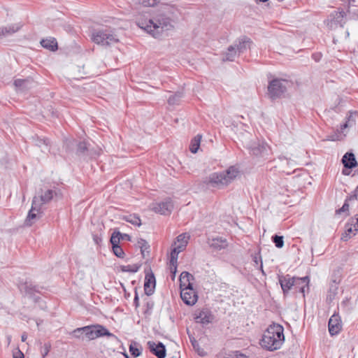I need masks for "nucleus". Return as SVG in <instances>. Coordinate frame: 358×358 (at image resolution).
I'll return each instance as SVG.
<instances>
[{
	"label": "nucleus",
	"mask_w": 358,
	"mask_h": 358,
	"mask_svg": "<svg viewBox=\"0 0 358 358\" xmlns=\"http://www.w3.org/2000/svg\"><path fill=\"white\" fill-rule=\"evenodd\" d=\"M41 203L38 196H34L32 201L31 208L29 210L25 220V224L27 226H31L35 220L39 217L41 213Z\"/></svg>",
	"instance_id": "6e6552de"
},
{
	"label": "nucleus",
	"mask_w": 358,
	"mask_h": 358,
	"mask_svg": "<svg viewBox=\"0 0 358 358\" xmlns=\"http://www.w3.org/2000/svg\"><path fill=\"white\" fill-rule=\"evenodd\" d=\"M209 245L216 250H221L228 246V243L226 238L217 237L209 241Z\"/></svg>",
	"instance_id": "6ab92c4d"
},
{
	"label": "nucleus",
	"mask_w": 358,
	"mask_h": 358,
	"mask_svg": "<svg viewBox=\"0 0 358 358\" xmlns=\"http://www.w3.org/2000/svg\"><path fill=\"white\" fill-rule=\"evenodd\" d=\"M189 239V236L186 233L181 234L177 236L176 241L173 243V248L171 252L170 257H172V262L178 261V254L185 250Z\"/></svg>",
	"instance_id": "0eeeda50"
},
{
	"label": "nucleus",
	"mask_w": 358,
	"mask_h": 358,
	"mask_svg": "<svg viewBox=\"0 0 358 358\" xmlns=\"http://www.w3.org/2000/svg\"><path fill=\"white\" fill-rule=\"evenodd\" d=\"M121 238H127V239H129V236L124 234H122V236H121Z\"/></svg>",
	"instance_id": "5fc2aeb1"
},
{
	"label": "nucleus",
	"mask_w": 358,
	"mask_h": 358,
	"mask_svg": "<svg viewBox=\"0 0 358 358\" xmlns=\"http://www.w3.org/2000/svg\"><path fill=\"white\" fill-rule=\"evenodd\" d=\"M124 355L125 358H129V357L127 354L125 353V354H124Z\"/></svg>",
	"instance_id": "bf43d9fd"
},
{
	"label": "nucleus",
	"mask_w": 358,
	"mask_h": 358,
	"mask_svg": "<svg viewBox=\"0 0 358 358\" xmlns=\"http://www.w3.org/2000/svg\"><path fill=\"white\" fill-rule=\"evenodd\" d=\"M289 82L286 80L275 78L268 85V94L271 99H275L281 96L287 88Z\"/></svg>",
	"instance_id": "39448f33"
},
{
	"label": "nucleus",
	"mask_w": 358,
	"mask_h": 358,
	"mask_svg": "<svg viewBox=\"0 0 358 358\" xmlns=\"http://www.w3.org/2000/svg\"><path fill=\"white\" fill-rule=\"evenodd\" d=\"M25 287H26V289H29V286L27 285H25Z\"/></svg>",
	"instance_id": "680f3d73"
},
{
	"label": "nucleus",
	"mask_w": 358,
	"mask_h": 358,
	"mask_svg": "<svg viewBox=\"0 0 358 358\" xmlns=\"http://www.w3.org/2000/svg\"><path fill=\"white\" fill-rule=\"evenodd\" d=\"M18 354L19 356L14 355V358H24V355L20 351L18 352Z\"/></svg>",
	"instance_id": "3c124183"
},
{
	"label": "nucleus",
	"mask_w": 358,
	"mask_h": 358,
	"mask_svg": "<svg viewBox=\"0 0 358 358\" xmlns=\"http://www.w3.org/2000/svg\"><path fill=\"white\" fill-rule=\"evenodd\" d=\"M85 336L88 340H94L101 336L116 338L106 328L101 324L89 325L85 327Z\"/></svg>",
	"instance_id": "423d86ee"
},
{
	"label": "nucleus",
	"mask_w": 358,
	"mask_h": 358,
	"mask_svg": "<svg viewBox=\"0 0 358 358\" xmlns=\"http://www.w3.org/2000/svg\"><path fill=\"white\" fill-rule=\"evenodd\" d=\"M349 209V205L348 203H347V201H345L344 203V204L343 205L342 208H341L340 209H338V210H336V213H338V214H341V213L343 212H346L348 211Z\"/></svg>",
	"instance_id": "a18cd8bd"
},
{
	"label": "nucleus",
	"mask_w": 358,
	"mask_h": 358,
	"mask_svg": "<svg viewBox=\"0 0 358 358\" xmlns=\"http://www.w3.org/2000/svg\"><path fill=\"white\" fill-rule=\"evenodd\" d=\"M148 346L150 351L157 358H165L166 348L164 345L161 343H155L154 341H148Z\"/></svg>",
	"instance_id": "9b49d317"
},
{
	"label": "nucleus",
	"mask_w": 358,
	"mask_h": 358,
	"mask_svg": "<svg viewBox=\"0 0 358 358\" xmlns=\"http://www.w3.org/2000/svg\"><path fill=\"white\" fill-rule=\"evenodd\" d=\"M34 82L31 79H16L14 81V85L16 87V90L19 92H24L30 89Z\"/></svg>",
	"instance_id": "a211bd4d"
},
{
	"label": "nucleus",
	"mask_w": 358,
	"mask_h": 358,
	"mask_svg": "<svg viewBox=\"0 0 358 358\" xmlns=\"http://www.w3.org/2000/svg\"><path fill=\"white\" fill-rule=\"evenodd\" d=\"M313 58L316 61L319 62L321 58V55L320 53H315L313 55Z\"/></svg>",
	"instance_id": "09e8293b"
},
{
	"label": "nucleus",
	"mask_w": 358,
	"mask_h": 358,
	"mask_svg": "<svg viewBox=\"0 0 358 358\" xmlns=\"http://www.w3.org/2000/svg\"><path fill=\"white\" fill-rule=\"evenodd\" d=\"M238 174V169L231 166L226 171L213 173L209 176L206 182L210 187L222 188L234 180Z\"/></svg>",
	"instance_id": "7ed1b4c3"
},
{
	"label": "nucleus",
	"mask_w": 358,
	"mask_h": 358,
	"mask_svg": "<svg viewBox=\"0 0 358 358\" xmlns=\"http://www.w3.org/2000/svg\"><path fill=\"white\" fill-rule=\"evenodd\" d=\"M160 0H138V3L145 7H154Z\"/></svg>",
	"instance_id": "f704fd0d"
},
{
	"label": "nucleus",
	"mask_w": 358,
	"mask_h": 358,
	"mask_svg": "<svg viewBox=\"0 0 358 358\" xmlns=\"http://www.w3.org/2000/svg\"><path fill=\"white\" fill-rule=\"evenodd\" d=\"M192 280H194V277L189 272H182L179 278L180 289H182V288L192 287L191 282Z\"/></svg>",
	"instance_id": "aec40b11"
},
{
	"label": "nucleus",
	"mask_w": 358,
	"mask_h": 358,
	"mask_svg": "<svg viewBox=\"0 0 358 358\" xmlns=\"http://www.w3.org/2000/svg\"><path fill=\"white\" fill-rule=\"evenodd\" d=\"M329 331L331 336L338 334L341 330L342 325L338 315L334 314L329 320Z\"/></svg>",
	"instance_id": "ddd939ff"
},
{
	"label": "nucleus",
	"mask_w": 358,
	"mask_h": 358,
	"mask_svg": "<svg viewBox=\"0 0 358 358\" xmlns=\"http://www.w3.org/2000/svg\"><path fill=\"white\" fill-rule=\"evenodd\" d=\"M21 27H22L21 24H12V25H9L8 27H3V28L0 29V30H1L0 36H8V35L14 34L16 31H17L20 29Z\"/></svg>",
	"instance_id": "a878e982"
},
{
	"label": "nucleus",
	"mask_w": 358,
	"mask_h": 358,
	"mask_svg": "<svg viewBox=\"0 0 358 358\" xmlns=\"http://www.w3.org/2000/svg\"><path fill=\"white\" fill-rule=\"evenodd\" d=\"M285 341L282 326L273 324L265 331L261 345L264 348L273 351L279 349Z\"/></svg>",
	"instance_id": "f03ea898"
},
{
	"label": "nucleus",
	"mask_w": 358,
	"mask_h": 358,
	"mask_svg": "<svg viewBox=\"0 0 358 358\" xmlns=\"http://www.w3.org/2000/svg\"><path fill=\"white\" fill-rule=\"evenodd\" d=\"M155 284L156 281L153 273L146 274L145 278L144 291L148 296H150L153 294Z\"/></svg>",
	"instance_id": "dca6fc26"
},
{
	"label": "nucleus",
	"mask_w": 358,
	"mask_h": 358,
	"mask_svg": "<svg viewBox=\"0 0 358 358\" xmlns=\"http://www.w3.org/2000/svg\"><path fill=\"white\" fill-rule=\"evenodd\" d=\"M139 267L136 265H127L122 266V271L126 272L136 273L138 271Z\"/></svg>",
	"instance_id": "4c0bfd02"
},
{
	"label": "nucleus",
	"mask_w": 358,
	"mask_h": 358,
	"mask_svg": "<svg viewBox=\"0 0 358 358\" xmlns=\"http://www.w3.org/2000/svg\"><path fill=\"white\" fill-rule=\"evenodd\" d=\"M170 270L172 273L171 278L172 280H174L176 278V273L177 271V264L178 261H176L175 262H172V257H170Z\"/></svg>",
	"instance_id": "58836bf2"
},
{
	"label": "nucleus",
	"mask_w": 358,
	"mask_h": 358,
	"mask_svg": "<svg viewBox=\"0 0 358 358\" xmlns=\"http://www.w3.org/2000/svg\"><path fill=\"white\" fill-rule=\"evenodd\" d=\"M254 262H255L256 264H258V259L257 257H255Z\"/></svg>",
	"instance_id": "4d7b16f0"
},
{
	"label": "nucleus",
	"mask_w": 358,
	"mask_h": 358,
	"mask_svg": "<svg viewBox=\"0 0 358 358\" xmlns=\"http://www.w3.org/2000/svg\"><path fill=\"white\" fill-rule=\"evenodd\" d=\"M279 1H282L283 0H278Z\"/></svg>",
	"instance_id": "e2e57ef3"
},
{
	"label": "nucleus",
	"mask_w": 358,
	"mask_h": 358,
	"mask_svg": "<svg viewBox=\"0 0 358 358\" xmlns=\"http://www.w3.org/2000/svg\"><path fill=\"white\" fill-rule=\"evenodd\" d=\"M358 192V186L357 187V188L355 189V194L354 195L351 196H350V199L352 198H356L357 197V193Z\"/></svg>",
	"instance_id": "603ef678"
},
{
	"label": "nucleus",
	"mask_w": 358,
	"mask_h": 358,
	"mask_svg": "<svg viewBox=\"0 0 358 358\" xmlns=\"http://www.w3.org/2000/svg\"><path fill=\"white\" fill-rule=\"evenodd\" d=\"M345 16V13L344 11L336 12L334 15V17L331 21L330 26L331 27H334V24H339L341 27H343L345 24L344 17Z\"/></svg>",
	"instance_id": "393cba45"
},
{
	"label": "nucleus",
	"mask_w": 358,
	"mask_h": 358,
	"mask_svg": "<svg viewBox=\"0 0 358 358\" xmlns=\"http://www.w3.org/2000/svg\"><path fill=\"white\" fill-rule=\"evenodd\" d=\"M26 339H27V335H26L25 334H23L22 335V336H21V340H22V341H23V342H24V341H26Z\"/></svg>",
	"instance_id": "864d4df0"
},
{
	"label": "nucleus",
	"mask_w": 358,
	"mask_h": 358,
	"mask_svg": "<svg viewBox=\"0 0 358 358\" xmlns=\"http://www.w3.org/2000/svg\"><path fill=\"white\" fill-rule=\"evenodd\" d=\"M192 345L195 350L198 352V354L201 356L206 355V352H204L203 349L201 348L199 345V343L196 341H192Z\"/></svg>",
	"instance_id": "c03bdc74"
},
{
	"label": "nucleus",
	"mask_w": 358,
	"mask_h": 358,
	"mask_svg": "<svg viewBox=\"0 0 358 358\" xmlns=\"http://www.w3.org/2000/svg\"><path fill=\"white\" fill-rule=\"evenodd\" d=\"M55 192L51 189L47 190L43 194H41L38 198L41 206L48 203L53 198Z\"/></svg>",
	"instance_id": "cd10ccee"
},
{
	"label": "nucleus",
	"mask_w": 358,
	"mask_h": 358,
	"mask_svg": "<svg viewBox=\"0 0 358 358\" xmlns=\"http://www.w3.org/2000/svg\"><path fill=\"white\" fill-rule=\"evenodd\" d=\"M92 41L103 46H108L119 41L117 36L114 31L108 27H102L92 31Z\"/></svg>",
	"instance_id": "20e7f679"
},
{
	"label": "nucleus",
	"mask_w": 358,
	"mask_h": 358,
	"mask_svg": "<svg viewBox=\"0 0 358 358\" xmlns=\"http://www.w3.org/2000/svg\"><path fill=\"white\" fill-rule=\"evenodd\" d=\"M296 277L291 278L288 275L286 276L280 277L279 282L284 294H287L289 291L294 287Z\"/></svg>",
	"instance_id": "2eb2a0df"
},
{
	"label": "nucleus",
	"mask_w": 358,
	"mask_h": 358,
	"mask_svg": "<svg viewBox=\"0 0 358 358\" xmlns=\"http://www.w3.org/2000/svg\"><path fill=\"white\" fill-rule=\"evenodd\" d=\"M343 1L348 6V13H352L358 15V13L357 12V10L352 9L353 7L357 6V5L356 4L357 0H344Z\"/></svg>",
	"instance_id": "473e14b6"
},
{
	"label": "nucleus",
	"mask_w": 358,
	"mask_h": 358,
	"mask_svg": "<svg viewBox=\"0 0 358 358\" xmlns=\"http://www.w3.org/2000/svg\"><path fill=\"white\" fill-rule=\"evenodd\" d=\"M124 219L127 222H128L134 225H136L138 227H140L141 225V219L139 218L138 216H136V215H127L124 217Z\"/></svg>",
	"instance_id": "7c9ffc66"
},
{
	"label": "nucleus",
	"mask_w": 358,
	"mask_h": 358,
	"mask_svg": "<svg viewBox=\"0 0 358 358\" xmlns=\"http://www.w3.org/2000/svg\"><path fill=\"white\" fill-rule=\"evenodd\" d=\"M113 250L114 254L120 258H123L124 255V252L122 248L120 245H115L113 247Z\"/></svg>",
	"instance_id": "37998d69"
},
{
	"label": "nucleus",
	"mask_w": 358,
	"mask_h": 358,
	"mask_svg": "<svg viewBox=\"0 0 358 358\" xmlns=\"http://www.w3.org/2000/svg\"><path fill=\"white\" fill-rule=\"evenodd\" d=\"M201 139V136L198 134L191 141L189 150L192 153H196L198 151L200 146Z\"/></svg>",
	"instance_id": "c85d7f7f"
},
{
	"label": "nucleus",
	"mask_w": 358,
	"mask_h": 358,
	"mask_svg": "<svg viewBox=\"0 0 358 358\" xmlns=\"http://www.w3.org/2000/svg\"><path fill=\"white\" fill-rule=\"evenodd\" d=\"M252 43V42L249 38L243 36L238 40V43L235 44L234 46L238 52L241 53L250 49Z\"/></svg>",
	"instance_id": "412c9836"
},
{
	"label": "nucleus",
	"mask_w": 358,
	"mask_h": 358,
	"mask_svg": "<svg viewBox=\"0 0 358 358\" xmlns=\"http://www.w3.org/2000/svg\"><path fill=\"white\" fill-rule=\"evenodd\" d=\"M165 13L159 11L155 17L148 20H141L137 22L138 26L146 31L155 38L162 36L164 31L173 27L170 15L173 13V7L167 5Z\"/></svg>",
	"instance_id": "f257e3e1"
},
{
	"label": "nucleus",
	"mask_w": 358,
	"mask_h": 358,
	"mask_svg": "<svg viewBox=\"0 0 358 358\" xmlns=\"http://www.w3.org/2000/svg\"><path fill=\"white\" fill-rule=\"evenodd\" d=\"M152 208L155 213L166 215L171 213L173 204L170 199H167L164 201L154 204Z\"/></svg>",
	"instance_id": "9d476101"
},
{
	"label": "nucleus",
	"mask_w": 358,
	"mask_h": 358,
	"mask_svg": "<svg viewBox=\"0 0 358 358\" xmlns=\"http://www.w3.org/2000/svg\"><path fill=\"white\" fill-rule=\"evenodd\" d=\"M345 231L348 234H350L353 233L354 231H358V227L356 225V224L354 222V221L352 220L351 222H348L345 224Z\"/></svg>",
	"instance_id": "e433bc0d"
},
{
	"label": "nucleus",
	"mask_w": 358,
	"mask_h": 358,
	"mask_svg": "<svg viewBox=\"0 0 358 358\" xmlns=\"http://www.w3.org/2000/svg\"><path fill=\"white\" fill-rule=\"evenodd\" d=\"M50 143V141L48 139H40L37 142V145L39 147L41 146L42 144L45 145V146H48Z\"/></svg>",
	"instance_id": "49530a36"
},
{
	"label": "nucleus",
	"mask_w": 358,
	"mask_h": 358,
	"mask_svg": "<svg viewBox=\"0 0 358 358\" xmlns=\"http://www.w3.org/2000/svg\"><path fill=\"white\" fill-rule=\"evenodd\" d=\"M342 162L348 169H352L357 166L355 155L352 152H346L342 158Z\"/></svg>",
	"instance_id": "4be33fe9"
},
{
	"label": "nucleus",
	"mask_w": 358,
	"mask_h": 358,
	"mask_svg": "<svg viewBox=\"0 0 358 358\" xmlns=\"http://www.w3.org/2000/svg\"><path fill=\"white\" fill-rule=\"evenodd\" d=\"M350 119L348 121L345 122L343 124L341 125V131H338L337 133H335L334 134H331L327 137V140L329 141H341L343 138L344 136H345V134H343V130L348 127H350L351 125L349 124Z\"/></svg>",
	"instance_id": "5701e85b"
},
{
	"label": "nucleus",
	"mask_w": 358,
	"mask_h": 358,
	"mask_svg": "<svg viewBox=\"0 0 358 358\" xmlns=\"http://www.w3.org/2000/svg\"><path fill=\"white\" fill-rule=\"evenodd\" d=\"M357 11H358V9H357Z\"/></svg>",
	"instance_id": "0e129e2a"
},
{
	"label": "nucleus",
	"mask_w": 358,
	"mask_h": 358,
	"mask_svg": "<svg viewBox=\"0 0 358 358\" xmlns=\"http://www.w3.org/2000/svg\"><path fill=\"white\" fill-rule=\"evenodd\" d=\"M251 155L257 157H264L268 155V145L264 143H254L249 147Z\"/></svg>",
	"instance_id": "f8f14e48"
},
{
	"label": "nucleus",
	"mask_w": 358,
	"mask_h": 358,
	"mask_svg": "<svg viewBox=\"0 0 358 358\" xmlns=\"http://www.w3.org/2000/svg\"><path fill=\"white\" fill-rule=\"evenodd\" d=\"M273 241L275 243V245L278 248H281L284 245L283 236L275 235L272 237Z\"/></svg>",
	"instance_id": "c9c22d12"
},
{
	"label": "nucleus",
	"mask_w": 358,
	"mask_h": 358,
	"mask_svg": "<svg viewBox=\"0 0 358 358\" xmlns=\"http://www.w3.org/2000/svg\"><path fill=\"white\" fill-rule=\"evenodd\" d=\"M182 97V94L181 92H176V94L169 96L168 99V103L171 106L178 105Z\"/></svg>",
	"instance_id": "c756f323"
},
{
	"label": "nucleus",
	"mask_w": 358,
	"mask_h": 358,
	"mask_svg": "<svg viewBox=\"0 0 358 358\" xmlns=\"http://www.w3.org/2000/svg\"><path fill=\"white\" fill-rule=\"evenodd\" d=\"M138 344L136 342L131 343L129 345V352L135 357L141 355V350L138 348Z\"/></svg>",
	"instance_id": "2f4dec72"
},
{
	"label": "nucleus",
	"mask_w": 358,
	"mask_h": 358,
	"mask_svg": "<svg viewBox=\"0 0 358 358\" xmlns=\"http://www.w3.org/2000/svg\"><path fill=\"white\" fill-rule=\"evenodd\" d=\"M121 236H122V234H121L119 231H117V232L114 231L113 233L111 238H110V243H111L113 247H114L115 245H119V243H120Z\"/></svg>",
	"instance_id": "72a5a7b5"
},
{
	"label": "nucleus",
	"mask_w": 358,
	"mask_h": 358,
	"mask_svg": "<svg viewBox=\"0 0 358 358\" xmlns=\"http://www.w3.org/2000/svg\"><path fill=\"white\" fill-rule=\"evenodd\" d=\"M138 245L140 247L143 255H144L145 251L148 250L150 248L148 243L143 239H140L138 241Z\"/></svg>",
	"instance_id": "ea45409f"
},
{
	"label": "nucleus",
	"mask_w": 358,
	"mask_h": 358,
	"mask_svg": "<svg viewBox=\"0 0 358 358\" xmlns=\"http://www.w3.org/2000/svg\"><path fill=\"white\" fill-rule=\"evenodd\" d=\"M238 51L234 45H230L224 54L223 61H234L238 55Z\"/></svg>",
	"instance_id": "bb28decb"
},
{
	"label": "nucleus",
	"mask_w": 358,
	"mask_h": 358,
	"mask_svg": "<svg viewBox=\"0 0 358 358\" xmlns=\"http://www.w3.org/2000/svg\"><path fill=\"white\" fill-rule=\"evenodd\" d=\"M350 234L345 231V232L341 236V240L343 241H347L349 238H350Z\"/></svg>",
	"instance_id": "de8ad7c7"
},
{
	"label": "nucleus",
	"mask_w": 358,
	"mask_h": 358,
	"mask_svg": "<svg viewBox=\"0 0 358 358\" xmlns=\"http://www.w3.org/2000/svg\"><path fill=\"white\" fill-rule=\"evenodd\" d=\"M180 296L183 302L188 306H193L197 301V294L193 287L182 288Z\"/></svg>",
	"instance_id": "1a4fd4ad"
},
{
	"label": "nucleus",
	"mask_w": 358,
	"mask_h": 358,
	"mask_svg": "<svg viewBox=\"0 0 358 358\" xmlns=\"http://www.w3.org/2000/svg\"><path fill=\"white\" fill-rule=\"evenodd\" d=\"M71 334L75 338H80L83 334L85 335V327L74 329Z\"/></svg>",
	"instance_id": "79ce46f5"
},
{
	"label": "nucleus",
	"mask_w": 358,
	"mask_h": 358,
	"mask_svg": "<svg viewBox=\"0 0 358 358\" xmlns=\"http://www.w3.org/2000/svg\"><path fill=\"white\" fill-rule=\"evenodd\" d=\"M41 321H40V322H39V321H36V324H37V326H39V324H41Z\"/></svg>",
	"instance_id": "13d9d810"
},
{
	"label": "nucleus",
	"mask_w": 358,
	"mask_h": 358,
	"mask_svg": "<svg viewBox=\"0 0 358 358\" xmlns=\"http://www.w3.org/2000/svg\"><path fill=\"white\" fill-rule=\"evenodd\" d=\"M87 144L85 141L80 142L77 145V153L83 154L87 150Z\"/></svg>",
	"instance_id": "a19ab883"
},
{
	"label": "nucleus",
	"mask_w": 358,
	"mask_h": 358,
	"mask_svg": "<svg viewBox=\"0 0 358 358\" xmlns=\"http://www.w3.org/2000/svg\"><path fill=\"white\" fill-rule=\"evenodd\" d=\"M309 282L310 279L308 276L303 278H296L295 284L294 288L299 290V292L302 293L303 296H305V292L309 290Z\"/></svg>",
	"instance_id": "4468645a"
},
{
	"label": "nucleus",
	"mask_w": 358,
	"mask_h": 358,
	"mask_svg": "<svg viewBox=\"0 0 358 358\" xmlns=\"http://www.w3.org/2000/svg\"><path fill=\"white\" fill-rule=\"evenodd\" d=\"M259 1H262V2H266V1H267L268 0H259Z\"/></svg>",
	"instance_id": "052dcab7"
},
{
	"label": "nucleus",
	"mask_w": 358,
	"mask_h": 358,
	"mask_svg": "<svg viewBox=\"0 0 358 358\" xmlns=\"http://www.w3.org/2000/svg\"><path fill=\"white\" fill-rule=\"evenodd\" d=\"M194 319L197 323L207 324L212 322L213 315L208 309H203L195 315Z\"/></svg>",
	"instance_id": "f3484780"
},
{
	"label": "nucleus",
	"mask_w": 358,
	"mask_h": 358,
	"mask_svg": "<svg viewBox=\"0 0 358 358\" xmlns=\"http://www.w3.org/2000/svg\"><path fill=\"white\" fill-rule=\"evenodd\" d=\"M260 269H261L262 273H264V270H263V265H262V261H261Z\"/></svg>",
	"instance_id": "6e6d98bb"
},
{
	"label": "nucleus",
	"mask_w": 358,
	"mask_h": 358,
	"mask_svg": "<svg viewBox=\"0 0 358 358\" xmlns=\"http://www.w3.org/2000/svg\"><path fill=\"white\" fill-rule=\"evenodd\" d=\"M41 45L49 50L55 51L57 50V43L55 38H49L43 39L41 41Z\"/></svg>",
	"instance_id": "b1692460"
},
{
	"label": "nucleus",
	"mask_w": 358,
	"mask_h": 358,
	"mask_svg": "<svg viewBox=\"0 0 358 358\" xmlns=\"http://www.w3.org/2000/svg\"><path fill=\"white\" fill-rule=\"evenodd\" d=\"M138 301H139V298H138V294L136 293L134 299V303L136 307L138 306V305H139Z\"/></svg>",
	"instance_id": "8fccbe9b"
}]
</instances>
